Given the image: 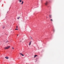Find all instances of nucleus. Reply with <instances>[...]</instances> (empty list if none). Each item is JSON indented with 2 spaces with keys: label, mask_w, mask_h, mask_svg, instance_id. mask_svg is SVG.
<instances>
[{
  "label": "nucleus",
  "mask_w": 64,
  "mask_h": 64,
  "mask_svg": "<svg viewBox=\"0 0 64 64\" xmlns=\"http://www.w3.org/2000/svg\"><path fill=\"white\" fill-rule=\"evenodd\" d=\"M10 47V46H8L6 47H5L4 48V49H9V48Z\"/></svg>",
  "instance_id": "1"
},
{
  "label": "nucleus",
  "mask_w": 64,
  "mask_h": 64,
  "mask_svg": "<svg viewBox=\"0 0 64 64\" xmlns=\"http://www.w3.org/2000/svg\"><path fill=\"white\" fill-rule=\"evenodd\" d=\"M48 2L46 1V2L45 4V5H48Z\"/></svg>",
  "instance_id": "2"
},
{
  "label": "nucleus",
  "mask_w": 64,
  "mask_h": 64,
  "mask_svg": "<svg viewBox=\"0 0 64 64\" xmlns=\"http://www.w3.org/2000/svg\"><path fill=\"white\" fill-rule=\"evenodd\" d=\"M5 58H6L7 59H9V57H8V56H6L5 57Z\"/></svg>",
  "instance_id": "3"
},
{
  "label": "nucleus",
  "mask_w": 64,
  "mask_h": 64,
  "mask_svg": "<svg viewBox=\"0 0 64 64\" xmlns=\"http://www.w3.org/2000/svg\"><path fill=\"white\" fill-rule=\"evenodd\" d=\"M52 16L51 15H49V17L50 18H52Z\"/></svg>",
  "instance_id": "4"
},
{
  "label": "nucleus",
  "mask_w": 64,
  "mask_h": 64,
  "mask_svg": "<svg viewBox=\"0 0 64 64\" xmlns=\"http://www.w3.org/2000/svg\"><path fill=\"white\" fill-rule=\"evenodd\" d=\"M31 42H32V41H31L30 42V43H29V46H30V45H31Z\"/></svg>",
  "instance_id": "5"
},
{
  "label": "nucleus",
  "mask_w": 64,
  "mask_h": 64,
  "mask_svg": "<svg viewBox=\"0 0 64 64\" xmlns=\"http://www.w3.org/2000/svg\"><path fill=\"white\" fill-rule=\"evenodd\" d=\"M20 54L21 55H22V56H24V55L23 54H22V53H20Z\"/></svg>",
  "instance_id": "6"
},
{
  "label": "nucleus",
  "mask_w": 64,
  "mask_h": 64,
  "mask_svg": "<svg viewBox=\"0 0 64 64\" xmlns=\"http://www.w3.org/2000/svg\"><path fill=\"white\" fill-rule=\"evenodd\" d=\"M37 56V55H35L34 56V58H35L36 56Z\"/></svg>",
  "instance_id": "7"
},
{
  "label": "nucleus",
  "mask_w": 64,
  "mask_h": 64,
  "mask_svg": "<svg viewBox=\"0 0 64 64\" xmlns=\"http://www.w3.org/2000/svg\"><path fill=\"white\" fill-rule=\"evenodd\" d=\"M18 1H20L19 2H22V0H18Z\"/></svg>",
  "instance_id": "8"
},
{
  "label": "nucleus",
  "mask_w": 64,
  "mask_h": 64,
  "mask_svg": "<svg viewBox=\"0 0 64 64\" xmlns=\"http://www.w3.org/2000/svg\"><path fill=\"white\" fill-rule=\"evenodd\" d=\"M20 17H18V18H17V19H20Z\"/></svg>",
  "instance_id": "9"
},
{
  "label": "nucleus",
  "mask_w": 64,
  "mask_h": 64,
  "mask_svg": "<svg viewBox=\"0 0 64 64\" xmlns=\"http://www.w3.org/2000/svg\"><path fill=\"white\" fill-rule=\"evenodd\" d=\"M23 1H22V4H23Z\"/></svg>",
  "instance_id": "10"
},
{
  "label": "nucleus",
  "mask_w": 64,
  "mask_h": 64,
  "mask_svg": "<svg viewBox=\"0 0 64 64\" xmlns=\"http://www.w3.org/2000/svg\"><path fill=\"white\" fill-rule=\"evenodd\" d=\"M50 21H52H52H53V20H52V19H51Z\"/></svg>",
  "instance_id": "11"
},
{
  "label": "nucleus",
  "mask_w": 64,
  "mask_h": 64,
  "mask_svg": "<svg viewBox=\"0 0 64 64\" xmlns=\"http://www.w3.org/2000/svg\"><path fill=\"white\" fill-rule=\"evenodd\" d=\"M3 29H4V28H5V27L4 26L3 27Z\"/></svg>",
  "instance_id": "12"
},
{
  "label": "nucleus",
  "mask_w": 64,
  "mask_h": 64,
  "mask_svg": "<svg viewBox=\"0 0 64 64\" xmlns=\"http://www.w3.org/2000/svg\"><path fill=\"white\" fill-rule=\"evenodd\" d=\"M15 30H18V29H17V28H16L15 29Z\"/></svg>",
  "instance_id": "13"
},
{
  "label": "nucleus",
  "mask_w": 64,
  "mask_h": 64,
  "mask_svg": "<svg viewBox=\"0 0 64 64\" xmlns=\"http://www.w3.org/2000/svg\"><path fill=\"white\" fill-rule=\"evenodd\" d=\"M12 48V49H14V48Z\"/></svg>",
  "instance_id": "14"
},
{
  "label": "nucleus",
  "mask_w": 64,
  "mask_h": 64,
  "mask_svg": "<svg viewBox=\"0 0 64 64\" xmlns=\"http://www.w3.org/2000/svg\"><path fill=\"white\" fill-rule=\"evenodd\" d=\"M16 28H18V27L17 26H16Z\"/></svg>",
  "instance_id": "15"
},
{
  "label": "nucleus",
  "mask_w": 64,
  "mask_h": 64,
  "mask_svg": "<svg viewBox=\"0 0 64 64\" xmlns=\"http://www.w3.org/2000/svg\"><path fill=\"white\" fill-rule=\"evenodd\" d=\"M17 35L18 36V35Z\"/></svg>",
  "instance_id": "16"
},
{
  "label": "nucleus",
  "mask_w": 64,
  "mask_h": 64,
  "mask_svg": "<svg viewBox=\"0 0 64 64\" xmlns=\"http://www.w3.org/2000/svg\"><path fill=\"white\" fill-rule=\"evenodd\" d=\"M20 42H21V41H20Z\"/></svg>",
  "instance_id": "17"
}]
</instances>
